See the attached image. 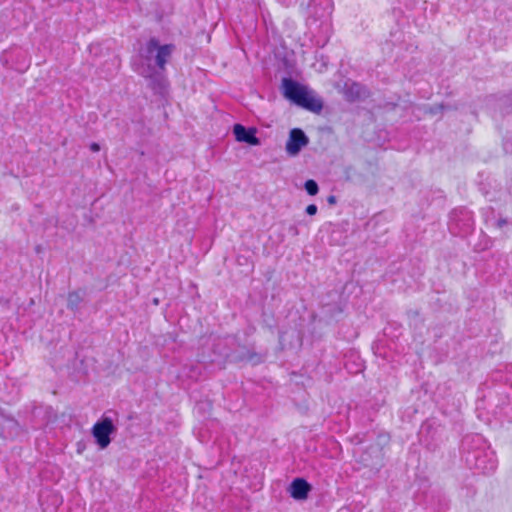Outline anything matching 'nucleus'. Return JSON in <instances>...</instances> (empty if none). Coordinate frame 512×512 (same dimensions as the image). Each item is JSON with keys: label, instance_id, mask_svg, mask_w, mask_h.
<instances>
[{"label": "nucleus", "instance_id": "f257e3e1", "mask_svg": "<svg viewBox=\"0 0 512 512\" xmlns=\"http://www.w3.org/2000/svg\"><path fill=\"white\" fill-rule=\"evenodd\" d=\"M175 48L172 43L161 44L158 38L151 37L131 59L132 70L147 80L155 95L163 96L167 92L166 65Z\"/></svg>", "mask_w": 512, "mask_h": 512}, {"label": "nucleus", "instance_id": "f03ea898", "mask_svg": "<svg viewBox=\"0 0 512 512\" xmlns=\"http://www.w3.org/2000/svg\"><path fill=\"white\" fill-rule=\"evenodd\" d=\"M493 386L487 383V393L481 401L487 400L488 405L494 408V413L503 416L508 422H512V364L504 366V369L493 371L490 376Z\"/></svg>", "mask_w": 512, "mask_h": 512}, {"label": "nucleus", "instance_id": "7ed1b4c3", "mask_svg": "<svg viewBox=\"0 0 512 512\" xmlns=\"http://www.w3.org/2000/svg\"><path fill=\"white\" fill-rule=\"evenodd\" d=\"M461 456L470 469L489 475L495 472L498 461L484 437L477 433L466 434L460 445Z\"/></svg>", "mask_w": 512, "mask_h": 512}, {"label": "nucleus", "instance_id": "20e7f679", "mask_svg": "<svg viewBox=\"0 0 512 512\" xmlns=\"http://www.w3.org/2000/svg\"><path fill=\"white\" fill-rule=\"evenodd\" d=\"M280 90L283 97L291 104L313 113H320L323 109V100L308 86L292 77H283Z\"/></svg>", "mask_w": 512, "mask_h": 512}, {"label": "nucleus", "instance_id": "39448f33", "mask_svg": "<svg viewBox=\"0 0 512 512\" xmlns=\"http://www.w3.org/2000/svg\"><path fill=\"white\" fill-rule=\"evenodd\" d=\"M117 418L118 412L110 409L104 412L92 426L91 434L100 449H106L117 433L118 428L115 424Z\"/></svg>", "mask_w": 512, "mask_h": 512}, {"label": "nucleus", "instance_id": "423d86ee", "mask_svg": "<svg viewBox=\"0 0 512 512\" xmlns=\"http://www.w3.org/2000/svg\"><path fill=\"white\" fill-rule=\"evenodd\" d=\"M473 214L466 207L453 209L449 214L448 229L454 236L465 237L474 230Z\"/></svg>", "mask_w": 512, "mask_h": 512}, {"label": "nucleus", "instance_id": "0eeeda50", "mask_svg": "<svg viewBox=\"0 0 512 512\" xmlns=\"http://www.w3.org/2000/svg\"><path fill=\"white\" fill-rule=\"evenodd\" d=\"M420 442L429 450H437L445 441V428L435 421L424 422L419 430Z\"/></svg>", "mask_w": 512, "mask_h": 512}, {"label": "nucleus", "instance_id": "6e6552de", "mask_svg": "<svg viewBox=\"0 0 512 512\" xmlns=\"http://www.w3.org/2000/svg\"><path fill=\"white\" fill-rule=\"evenodd\" d=\"M219 354L230 362L249 363L253 366L259 365L265 360V354L256 352L254 346H241L234 352L224 349Z\"/></svg>", "mask_w": 512, "mask_h": 512}, {"label": "nucleus", "instance_id": "1a4fd4ad", "mask_svg": "<svg viewBox=\"0 0 512 512\" xmlns=\"http://www.w3.org/2000/svg\"><path fill=\"white\" fill-rule=\"evenodd\" d=\"M309 144V138L301 128H292L289 131L288 140L286 142V152L289 156H297L304 147Z\"/></svg>", "mask_w": 512, "mask_h": 512}, {"label": "nucleus", "instance_id": "9d476101", "mask_svg": "<svg viewBox=\"0 0 512 512\" xmlns=\"http://www.w3.org/2000/svg\"><path fill=\"white\" fill-rule=\"evenodd\" d=\"M342 93L345 100L350 103L364 101L370 96V91L365 85L351 79L344 82Z\"/></svg>", "mask_w": 512, "mask_h": 512}, {"label": "nucleus", "instance_id": "9b49d317", "mask_svg": "<svg viewBox=\"0 0 512 512\" xmlns=\"http://www.w3.org/2000/svg\"><path fill=\"white\" fill-rule=\"evenodd\" d=\"M312 489V485L305 478L296 477L289 484L287 492L294 500L304 501L308 499Z\"/></svg>", "mask_w": 512, "mask_h": 512}, {"label": "nucleus", "instance_id": "f8f14e48", "mask_svg": "<svg viewBox=\"0 0 512 512\" xmlns=\"http://www.w3.org/2000/svg\"><path fill=\"white\" fill-rule=\"evenodd\" d=\"M257 130L254 127H246L240 123L233 126V135L236 141L246 143L251 146L260 145V139L256 135Z\"/></svg>", "mask_w": 512, "mask_h": 512}, {"label": "nucleus", "instance_id": "ddd939ff", "mask_svg": "<svg viewBox=\"0 0 512 512\" xmlns=\"http://www.w3.org/2000/svg\"><path fill=\"white\" fill-rule=\"evenodd\" d=\"M20 432V425L16 419L10 416L0 415V435L3 437H14Z\"/></svg>", "mask_w": 512, "mask_h": 512}, {"label": "nucleus", "instance_id": "4468645a", "mask_svg": "<svg viewBox=\"0 0 512 512\" xmlns=\"http://www.w3.org/2000/svg\"><path fill=\"white\" fill-rule=\"evenodd\" d=\"M86 297L85 289H77L71 291L67 295V309L73 313H77L81 309V305Z\"/></svg>", "mask_w": 512, "mask_h": 512}, {"label": "nucleus", "instance_id": "2eb2a0df", "mask_svg": "<svg viewBox=\"0 0 512 512\" xmlns=\"http://www.w3.org/2000/svg\"><path fill=\"white\" fill-rule=\"evenodd\" d=\"M342 312V308L336 303L327 304L323 307L324 315L328 316L330 319H336Z\"/></svg>", "mask_w": 512, "mask_h": 512}, {"label": "nucleus", "instance_id": "dca6fc26", "mask_svg": "<svg viewBox=\"0 0 512 512\" xmlns=\"http://www.w3.org/2000/svg\"><path fill=\"white\" fill-rule=\"evenodd\" d=\"M304 189L310 196H315L319 192V185L313 179H308L304 183Z\"/></svg>", "mask_w": 512, "mask_h": 512}, {"label": "nucleus", "instance_id": "f3484780", "mask_svg": "<svg viewBox=\"0 0 512 512\" xmlns=\"http://www.w3.org/2000/svg\"><path fill=\"white\" fill-rule=\"evenodd\" d=\"M318 211V207L317 205L315 204H309L306 209H305V212L309 215V216H313L317 213Z\"/></svg>", "mask_w": 512, "mask_h": 512}, {"label": "nucleus", "instance_id": "a211bd4d", "mask_svg": "<svg viewBox=\"0 0 512 512\" xmlns=\"http://www.w3.org/2000/svg\"><path fill=\"white\" fill-rule=\"evenodd\" d=\"M449 106L448 105H444V104H437V105H434L432 108H431V113L433 114H437V113H440L442 112L444 109L448 108Z\"/></svg>", "mask_w": 512, "mask_h": 512}, {"label": "nucleus", "instance_id": "6ab92c4d", "mask_svg": "<svg viewBox=\"0 0 512 512\" xmlns=\"http://www.w3.org/2000/svg\"><path fill=\"white\" fill-rule=\"evenodd\" d=\"M90 150H91L92 152H98V151H100V144H99V143H96V142H92V143L90 144Z\"/></svg>", "mask_w": 512, "mask_h": 512}, {"label": "nucleus", "instance_id": "aec40b11", "mask_svg": "<svg viewBox=\"0 0 512 512\" xmlns=\"http://www.w3.org/2000/svg\"><path fill=\"white\" fill-rule=\"evenodd\" d=\"M327 202L329 204H335L336 203V197L334 195H330L328 198H327Z\"/></svg>", "mask_w": 512, "mask_h": 512}, {"label": "nucleus", "instance_id": "412c9836", "mask_svg": "<svg viewBox=\"0 0 512 512\" xmlns=\"http://www.w3.org/2000/svg\"><path fill=\"white\" fill-rule=\"evenodd\" d=\"M506 223H507V221H506L505 219H499V220L497 221V226H498L499 228H501V227H503L504 225H506Z\"/></svg>", "mask_w": 512, "mask_h": 512}, {"label": "nucleus", "instance_id": "4be33fe9", "mask_svg": "<svg viewBox=\"0 0 512 512\" xmlns=\"http://www.w3.org/2000/svg\"><path fill=\"white\" fill-rule=\"evenodd\" d=\"M283 339H284V333L280 332L279 333V342L282 343Z\"/></svg>", "mask_w": 512, "mask_h": 512}, {"label": "nucleus", "instance_id": "5701e85b", "mask_svg": "<svg viewBox=\"0 0 512 512\" xmlns=\"http://www.w3.org/2000/svg\"><path fill=\"white\" fill-rule=\"evenodd\" d=\"M221 344H222V341H219V342L215 345V348H218Z\"/></svg>", "mask_w": 512, "mask_h": 512}, {"label": "nucleus", "instance_id": "b1692460", "mask_svg": "<svg viewBox=\"0 0 512 512\" xmlns=\"http://www.w3.org/2000/svg\"><path fill=\"white\" fill-rule=\"evenodd\" d=\"M291 229L294 230V234H297V228L296 227H291Z\"/></svg>", "mask_w": 512, "mask_h": 512}]
</instances>
